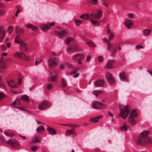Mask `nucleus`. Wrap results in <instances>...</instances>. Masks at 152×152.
Instances as JSON below:
<instances>
[{"label":"nucleus","instance_id":"52","mask_svg":"<svg viewBox=\"0 0 152 152\" xmlns=\"http://www.w3.org/2000/svg\"><path fill=\"white\" fill-rule=\"evenodd\" d=\"M52 87V85L51 83H50L47 86V88L48 90L50 89Z\"/></svg>","mask_w":152,"mask_h":152},{"label":"nucleus","instance_id":"23","mask_svg":"<svg viewBox=\"0 0 152 152\" xmlns=\"http://www.w3.org/2000/svg\"><path fill=\"white\" fill-rule=\"evenodd\" d=\"M119 77L121 80H126V78L125 73L124 72H122L120 74Z\"/></svg>","mask_w":152,"mask_h":152},{"label":"nucleus","instance_id":"39","mask_svg":"<svg viewBox=\"0 0 152 152\" xmlns=\"http://www.w3.org/2000/svg\"><path fill=\"white\" fill-rule=\"evenodd\" d=\"M73 39V38H70L66 39L65 44L67 45H69L71 41Z\"/></svg>","mask_w":152,"mask_h":152},{"label":"nucleus","instance_id":"22","mask_svg":"<svg viewBox=\"0 0 152 152\" xmlns=\"http://www.w3.org/2000/svg\"><path fill=\"white\" fill-rule=\"evenodd\" d=\"M7 83L9 86L12 88H15L17 87V85L15 84L13 80L7 81Z\"/></svg>","mask_w":152,"mask_h":152},{"label":"nucleus","instance_id":"3","mask_svg":"<svg viewBox=\"0 0 152 152\" xmlns=\"http://www.w3.org/2000/svg\"><path fill=\"white\" fill-rule=\"evenodd\" d=\"M49 104L48 102L43 100L38 105V108L40 110H43L47 109L49 107Z\"/></svg>","mask_w":152,"mask_h":152},{"label":"nucleus","instance_id":"11","mask_svg":"<svg viewBox=\"0 0 152 152\" xmlns=\"http://www.w3.org/2000/svg\"><path fill=\"white\" fill-rule=\"evenodd\" d=\"M105 77L110 83L112 84L114 83V80L113 79L111 74L109 72H107L105 73Z\"/></svg>","mask_w":152,"mask_h":152},{"label":"nucleus","instance_id":"58","mask_svg":"<svg viewBox=\"0 0 152 152\" xmlns=\"http://www.w3.org/2000/svg\"><path fill=\"white\" fill-rule=\"evenodd\" d=\"M62 125L66 126H73L72 124H62Z\"/></svg>","mask_w":152,"mask_h":152},{"label":"nucleus","instance_id":"45","mask_svg":"<svg viewBox=\"0 0 152 152\" xmlns=\"http://www.w3.org/2000/svg\"><path fill=\"white\" fill-rule=\"evenodd\" d=\"M98 59L99 61L101 62L103 60L104 58L103 56H101L98 57Z\"/></svg>","mask_w":152,"mask_h":152},{"label":"nucleus","instance_id":"33","mask_svg":"<svg viewBox=\"0 0 152 152\" xmlns=\"http://www.w3.org/2000/svg\"><path fill=\"white\" fill-rule=\"evenodd\" d=\"M150 132L149 131H144L141 133L142 136L141 137H144L147 138L146 137L148 134Z\"/></svg>","mask_w":152,"mask_h":152},{"label":"nucleus","instance_id":"53","mask_svg":"<svg viewBox=\"0 0 152 152\" xmlns=\"http://www.w3.org/2000/svg\"><path fill=\"white\" fill-rule=\"evenodd\" d=\"M66 64L67 66L71 68H73L74 67L73 66L69 63H67Z\"/></svg>","mask_w":152,"mask_h":152},{"label":"nucleus","instance_id":"47","mask_svg":"<svg viewBox=\"0 0 152 152\" xmlns=\"http://www.w3.org/2000/svg\"><path fill=\"white\" fill-rule=\"evenodd\" d=\"M146 141H147V143L148 142L151 143H152V140L149 137L146 138Z\"/></svg>","mask_w":152,"mask_h":152},{"label":"nucleus","instance_id":"19","mask_svg":"<svg viewBox=\"0 0 152 152\" xmlns=\"http://www.w3.org/2000/svg\"><path fill=\"white\" fill-rule=\"evenodd\" d=\"M114 60H109L107 63L106 68L107 69H110L113 67V65L114 63Z\"/></svg>","mask_w":152,"mask_h":152},{"label":"nucleus","instance_id":"60","mask_svg":"<svg viewBox=\"0 0 152 152\" xmlns=\"http://www.w3.org/2000/svg\"><path fill=\"white\" fill-rule=\"evenodd\" d=\"M107 45H108V47L107 48V50H111L110 48V47L111 46L110 45V43H108Z\"/></svg>","mask_w":152,"mask_h":152},{"label":"nucleus","instance_id":"15","mask_svg":"<svg viewBox=\"0 0 152 152\" xmlns=\"http://www.w3.org/2000/svg\"><path fill=\"white\" fill-rule=\"evenodd\" d=\"M7 143L13 146H18L19 145L18 142L16 140L9 139Z\"/></svg>","mask_w":152,"mask_h":152},{"label":"nucleus","instance_id":"48","mask_svg":"<svg viewBox=\"0 0 152 152\" xmlns=\"http://www.w3.org/2000/svg\"><path fill=\"white\" fill-rule=\"evenodd\" d=\"M128 17L130 18H132L134 17V15L132 13H129L128 14Z\"/></svg>","mask_w":152,"mask_h":152},{"label":"nucleus","instance_id":"51","mask_svg":"<svg viewBox=\"0 0 152 152\" xmlns=\"http://www.w3.org/2000/svg\"><path fill=\"white\" fill-rule=\"evenodd\" d=\"M78 68H77V69H75L73 71L71 72L70 73V74H74L76 73L77 70L78 69Z\"/></svg>","mask_w":152,"mask_h":152},{"label":"nucleus","instance_id":"12","mask_svg":"<svg viewBox=\"0 0 152 152\" xmlns=\"http://www.w3.org/2000/svg\"><path fill=\"white\" fill-rule=\"evenodd\" d=\"M5 31L3 26H0V42L3 41L5 38Z\"/></svg>","mask_w":152,"mask_h":152},{"label":"nucleus","instance_id":"44","mask_svg":"<svg viewBox=\"0 0 152 152\" xmlns=\"http://www.w3.org/2000/svg\"><path fill=\"white\" fill-rule=\"evenodd\" d=\"M0 49L2 51H4L6 50V48L3 45H1L0 46Z\"/></svg>","mask_w":152,"mask_h":152},{"label":"nucleus","instance_id":"34","mask_svg":"<svg viewBox=\"0 0 152 152\" xmlns=\"http://www.w3.org/2000/svg\"><path fill=\"white\" fill-rule=\"evenodd\" d=\"M127 129V126L125 124H124V125L120 128V129L123 131H126Z\"/></svg>","mask_w":152,"mask_h":152},{"label":"nucleus","instance_id":"18","mask_svg":"<svg viewBox=\"0 0 152 152\" xmlns=\"http://www.w3.org/2000/svg\"><path fill=\"white\" fill-rule=\"evenodd\" d=\"M72 134L74 135H76L77 134L74 128L70 130H67L65 133V135L66 136H68Z\"/></svg>","mask_w":152,"mask_h":152},{"label":"nucleus","instance_id":"54","mask_svg":"<svg viewBox=\"0 0 152 152\" xmlns=\"http://www.w3.org/2000/svg\"><path fill=\"white\" fill-rule=\"evenodd\" d=\"M26 27L28 28H31L33 26V25L29 23L28 24H27L26 25Z\"/></svg>","mask_w":152,"mask_h":152},{"label":"nucleus","instance_id":"13","mask_svg":"<svg viewBox=\"0 0 152 152\" xmlns=\"http://www.w3.org/2000/svg\"><path fill=\"white\" fill-rule=\"evenodd\" d=\"M55 24V23L54 22L48 24H43L41 26V27L42 30H45L50 28L51 26L54 25Z\"/></svg>","mask_w":152,"mask_h":152},{"label":"nucleus","instance_id":"17","mask_svg":"<svg viewBox=\"0 0 152 152\" xmlns=\"http://www.w3.org/2000/svg\"><path fill=\"white\" fill-rule=\"evenodd\" d=\"M124 22L125 25L128 28H131L133 23V22L132 20L129 19H125L124 21Z\"/></svg>","mask_w":152,"mask_h":152},{"label":"nucleus","instance_id":"56","mask_svg":"<svg viewBox=\"0 0 152 152\" xmlns=\"http://www.w3.org/2000/svg\"><path fill=\"white\" fill-rule=\"evenodd\" d=\"M4 97V95L1 93H0V101Z\"/></svg>","mask_w":152,"mask_h":152},{"label":"nucleus","instance_id":"29","mask_svg":"<svg viewBox=\"0 0 152 152\" xmlns=\"http://www.w3.org/2000/svg\"><path fill=\"white\" fill-rule=\"evenodd\" d=\"M86 42L88 46L90 47H94L95 46L93 42L90 40H86Z\"/></svg>","mask_w":152,"mask_h":152},{"label":"nucleus","instance_id":"16","mask_svg":"<svg viewBox=\"0 0 152 152\" xmlns=\"http://www.w3.org/2000/svg\"><path fill=\"white\" fill-rule=\"evenodd\" d=\"M104 83L103 80L99 79L96 81L94 83V85L96 87H101L102 86Z\"/></svg>","mask_w":152,"mask_h":152},{"label":"nucleus","instance_id":"8","mask_svg":"<svg viewBox=\"0 0 152 152\" xmlns=\"http://www.w3.org/2000/svg\"><path fill=\"white\" fill-rule=\"evenodd\" d=\"M102 14V10L100 9H96V13L94 15V19L95 20L99 19L101 17Z\"/></svg>","mask_w":152,"mask_h":152},{"label":"nucleus","instance_id":"31","mask_svg":"<svg viewBox=\"0 0 152 152\" xmlns=\"http://www.w3.org/2000/svg\"><path fill=\"white\" fill-rule=\"evenodd\" d=\"M57 76H51L48 79V81L49 82H55L57 79Z\"/></svg>","mask_w":152,"mask_h":152},{"label":"nucleus","instance_id":"14","mask_svg":"<svg viewBox=\"0 0 152 152\" xmlns=\"http://www.w3.org/2000/svg\"><path fill=\"white\" fill-rule=\"evenodd\" d=\"M84 57V55L82 54H77L73 56L72 59L74 60H80L83 59Z\"/></svg>","mask_w":152,"mask_h":152},{"label":"nucleus","instance_id":"1","mask_svg":"<svg viewBox=\"0 0 152 152\" xmlns=\"http://www.w3.org/2000/svg\"><path fill=\"white\" fill-rule=\"evenodd\" d=\"M130 110V106L126 105L120 110L119 115L123 119H125L127 117Z\"/></svg>","mask_w":152,"mask_h":152},{"label":"nucleus","instance_id":"7","mask_svg":"<svg viewBox=\"0 0 152 152\" xmlns=\"http://www.w3.org/2000/svg\"><path fill=\"white\" fill-rule=\"evenodd\" d=\"M81 49L78 45L77 44H74L69 46L67 48V51L69 52H72L75 51H79Z\"/></svg>","mask_w":152,"mask_h":152},{"label":"nucleus","instance_id":"36","mask_svg":"<svg viewBox=\"0 0 152 152\" xmlns=\"http://www.w3.org/2000/svg\"><path fill=\"white\" fill-rule=\"evenodd\" d=\"M6 67V65L3 63L0 64V72L2 71Z\"/></svg>","mask_w":152,"mask_h":152},{"label":"nucleus","instance_id":"37","mask_svg":"<svg viewBox=\"0 0 152 152\" xmlns=\"http://www.w3.org/2000/svg\"><path fill=\"white\" fill-rule=\"evenodd\" d=\"M44 129V127L42 126H40L37 128L36 131L37 132H40L42 131Z\"/></svg>","mask_w":152,"mask_h":152},{"label":"nucleus","instance_id":"10","mask_svg":"<svg viewBox=\"0 0 152 152\" xmlns=\"http://www.w3.org/2000/svg\"><path fill=\"white\" fill-rule=\"evenodd\" d=\"M137 143V144L141 146L145 145L147 143L146 138L141 137H139Z\"/></svg>","mask_w":152,"mask_h":152},{"label":"nucleus","instance_id":"21","mask_svg":"<svg viewBox=\"0 0 152 152\" xmlns=\"http://www.w3.org/2000/svg\"><path fill=\"white\" fill-rule=\"evenodd\" d=\"M107 34L108 35L109 40L110 41H111L114 38V35L109 28H108V31H107Z\"/></svg>","mask_w":152,"mask_h":152},{"label":"nucleus","instance_id":"57","mask_svg":"<svg viewBox=\"0 0 152 152\" xmlns=\"http://www.w3.org/2000/svg\"><path fill=\"white\" fill-rule=\"evenodd\" d=\"M89 17L88 15L85 14V15L84 19H89Z\"/></svg>","mask_w":152,"mask_h":152},{"label":"nucleus","instance_id":"25","mask_svg":"<svg viewBox=\"0 0 152 152\" xmlns=\"http://www.w3.org/2000/svg\"><path fill=\"white\" fill-rule=\"evenodd\" d=\"M48 130L49 133L52 135L56 134V132L55 130L50 127H48Z\"/></svg>","mask_w":152,"mask_h":152},{"label":"nucleus","instance_id":"2","mask_svg":"<svg viewBox=\"0 0 152 152\" xmlns=\"http://www.w3.org/2000/svg\"><path fill=\"white\" fill-rule=\"evenodd\" d=\"M138 115L136 111L132 110L130 113V115L128 118V121L132 125H134L136 124V121L134 118H137Z\"/></svg>","mask_w":152,"mask_h":152},{"label":"nucleus","instance_id":"50","mask_svg":"<svg viewBox=\"0 0 152 152\" xmlns=\"http://www.w3.org/2000/svg\"><path fill=\"white\" fill-rule=\"evenodd\" d=\"M5 13L4 11L0 10V16L4 15Z\"/></svg>","mask_w":152,"mask_h":152},{"label":"nucleus","instance_id":"46","mask_svg":"<svg viewBox=\"0 0 152 152\" xmlns=\"http://www.w3.org/2000/svg\"><path fill=\"white\" fill-rule=\"evenodd\" d=\"M22 42V41H20L19 39L17 40H14L15 42L18 44H20Z\"/></svg>","mask_w":152,"mask_h":152},{"label":"nucleus","instance_id":"9","mask_svg":"<svg viewBox=\"0 0 152 152\" xmlns=\"http://www.w3.org/2000/svg\"><path fill=\"white\" fill-rule=\"evenodd\" d=\"M57 60L56 58L50 56L48 59V64L50 66L52 67L57 65Z\"/></svg>","mask_w":152,"mask_h":152},{"label":"nucleus","instance_id":"61","mask_svg":"<svg viewBox=\"0 0 152 152\" xmlns=\"http://www.w3.org/2000/svg\"><path fill=\"white\" fill-rule=\"evenodd\" d=\"M107 113L108 115L110 116L111 117H113V114L111 113V112L110 111H108Z\"/></svg>","mask_w":152,"mask_h":152},{"label":"nucleus","instance_id":"6","mask_svg":"<svg viewBox=\"0 0 152 152\" xmlns=\"http://www.w3.org/2000/svg\"><path fill=\"white\" fill-rule=\"evenodd\" d=\"M14 57H18L26 61L30 60V58L29 56L26 55L22 52H17L14 54Z\"/></svg>","mask_w":152,"mask_h":152},{"label":"nucleus","instance_id":"59","mask_svg":"<svg viewBox=\"0 0 152 152\" xmlns=\"http://www.w3.org/2000/svg\"><path fill=\"white\" fill-rule=\"evenodd\" d=\"M31 28V29L33 30H35L37 29V27L35 26H34L33 25V26Z\"/></svg>","mask_w":152,"mask_h":152},{"label":"nucleus","instance_id":"55","mask_svg":"<svg viewBox=\"0 0 152 152\" xmlns=\"http://www.w3.org/2000/svg\"><path fill=\"white\" fill-rule=\"evenodd\" d=\"M91 57L90 56H88L86 58V61L87 62L89 61L91 59Z\"/></svg>","mask_w":152,"mask_h":152},{"label":"nucleus","instance_id":"63","mask_svg":"<svg viewBox=\"0 0 152 152\" xmlns=\"http://www.w3.org/2000/svg\"><path fill=\"white\" fill-rule=\"evenodd\" d=\"M13 27H12V26H10L8 27V30H12L13 29Z\"/></svg>","mask_w":152,"mask_h":152},{"label":"nucleus","instance_id":"20","mask_svg":"<svg viewBox=\"0 0 152 152\" xmlns=\"http://www.w3.org/2000/svg\"><path fill=\"white\" fill-rule=\"evenodd\" d=\"M102 117V116L98 115L95 117L91 118L90 119L89 121L94 123H97L98 121L99 118H101Z\"/></svg>","mask_w":152,"mask_h":152},{"label":"nucleus","instance_id":"38","mask_svg":"<svg viewBox=\"0 0 152 152\" xmlns=\"http://www.w3.org/2000/svg\"><path fill=\"white\" fill-rule=\"evenodd\" d=\"M62 85L63 87H66V86L67 84L66 80L63 78L61 79Z\"/></svg>","mask_w":152,"mask_h":152},{"label":"nucleus","instance_id":"26","mask_svg":"<svg viewBox=\"0 0 152 152\" xmlns=\"http://www.w3.org/2000/svg\"><path fill=\"white\" fill-rule=\"evenodd\" d=\"M20 44H21V49L25 51H26L27 50V49L26 48V44L25 43H23V42H22Z\"/></svg>","mask_w":152,"mask_h":152},{"label":"nucleus","instance_id":"4","mask_svg":"<svg viewBox=\"0 0 152 152\" xmlns=\"http://www.w3.org/2000/svg\"><path fill=\"white\" fill-rule=\"evenodd\" d=\"M92 106L94 108L100 110L104 109L106 107V105L98 101H95L92 103Z\"/></svg>","mask_w":152,"mask_h":152},{"label":"nucleus","instance_id":"41","mask_svg":"<svg viewBox=\"0 0 152 152\" xmlns=\"http://www.w3.org/2000/svg\"><path fill=\"white\" fill-rule=\"evenodd\" d=\"M42 61L43 60L42 59H40L39 60H38V59H36L35 64L36 65H37Z\"/></svg>","mask_w":152,"mask_h":152},{"label":"nucleus","instance_id":"42","mask_svg":"<svg viewBox=\"0 0 152 152\" xmlns=\"http://www.w3.org/2000/svg\"><path fill=\"white\" fill-rule=\"evenodd\" d=\"M90 20L91 22L92 23L94 24H99V23H98L97 21L94 20L93 19H90Z\"/></svg>","mask_w":152,"mask_h":152},{"label":"nucleus","instance_id":"64","mask_svg":"<svg viewBox=\"0 0 152 152\" xmlns=\"http://www.w3.org/2000/svg\"><path fill=\"white\" fill-rule=\"evenodd\" d=\"M6 45L7 48H9L10 47L11 44L10 43L7 42L6 44Z\"/></svg>","mask_w":152,"mask_h":152},{"label":"nucleus","instance_id":"40","mask_svg":"<svg viewBox=\"0 0 152 152\" xmlns=\"http://www.w3.org/2000/svg\"><path fill=\"white\" fill-rule=\"evenodd\" d=\"M40 141V139L39 137H35L32 140V142L33 143L37 142Z\"/></svg>","mask_w":152,"mask_h":152},{"label":"nucleus","instance_id":"35","mask_svg":"<svg viewBox=\"0 0 152 152\" xmlns=\"http://www.w3.org/2000/svg\"><path fill=\"white\" fill-rule=\"evenodd\" d=\"M30 149L33 151H36L38 150V147L35 145H32L30 147Z\"/></svg>","mask_w":152,"mask_h":152},{"label":"nucleus","instance_id":"5","mask_svg":"<svg viewBox=\"0 0 152 152\" xmlns=\"http://www.w3.org/2000/svg\"><path fill=\"white\" fill-rule=\"evenodd\" d=\"M68 33V31L66 30L58 29L55 31V34L56 36L62 37L66 35Z\"/></svg>","mask_w":152,"mask_h":152},{"label":"nucleus","instance_id":"27","mask_svg":"<svg viewBox=\"0 0 152 152\" xmlns=\"http://www.w3.org/2000/svg\"><path fill=\"white\" fill-rule=\"evenodd\" d=\"M92 93L94 94L95 96H97L99 94L103 93V91L101 90H95L93 91Z\"/></svg>","mask_w":152,"mask_h":152},{"label":"nucleus","instance_id":"32","mask_svg":"<svg viewBox=\"0 0 152 152\" xmlns=\"http://www.w3.org/2000/svg\"><path fill=\"white\" fill-rule=\"evenodd\" d=\"M151 30L150 29H145L143 30V33L144 35L147 36L150 33Z\"/></svg>","mask_w":152,"mask_h":152},{"label":"nucleus","instance_id":"24","mask_svg":"<svg viewBox=\"0 0 152 152\" xmlns=\"http://www.w3.org/2000/svg\"><path fill=\"white\" fill-rule=\"evenodd\" d=\"M19 26H17L15 27V32L17 33H20L21 34H23L24 33V31L21 28H18Z\"/></svg>","mask_w":152,"mask_h":152},{"label":"nucleus","instance_id":"30","mask_svg":"<svg viewBox=\"0 0 152 152\" xmlns=\"http://www.w3.org/2000/svg\"><path fill=\"white\" fill-rule=\"evenodd\" d=\"M83 22L82 20H80L77 19H75L74 20V22L76 26H78L80 25Z\"/></svg>","mask_w":152,"mask_h":152},{"label":"nucleus","instance_id":"62","mask_svg":"<svg viewBox=\"0 0 152 152\" xmlns=\"http://www.w3.org/2000/svg\"><path fill=\"white\" fill-rule=\"evenodd\" d=\"M94 13L93 12L90 14V19H93V18H94Z\"/></svg>","mask_w":152,"mask_h":152},{"label":"nucleus","instance_id":"49","mask_svg":"<svg viewBox=\"0 0 152 152\" xmlns=\"http://www.w3.org/2000/svg\"><path fill=\"white\" fill-rule=\"evenodd\" d=\"M136 49L137 50H139L140 49H142L143 48V47L140 45H138L136 46Z\"/></svg>","mask_w":152,"mask_h":152},{"label":"nucleus","instance_id":"43","mask_svg":"<svg viewBox=\"0 0 152 152\" xmlns=\"http://www.w3.org/2000/svg\"><path fill=\"white\" fill-rule=\"evenodd\" d=\"M91 3L94 5H96L97 4V0H90Z\"/></svg>","mask_w":152,"mask_h":152},{"label":"nucleus","instance_id":"28","mask_svg":"<svg viewBox=\"0 0 152 152\" xmlns=\"http://www.w3.org/2000/svg\"><path fill=\"white\" fill-rule=\"evenodd\" d=\"M21 99L24 101H29L28 97L26 94L22 95L21 96Z\"/></svg>","mask_w":152,"mask_h":152}]
</instances>
